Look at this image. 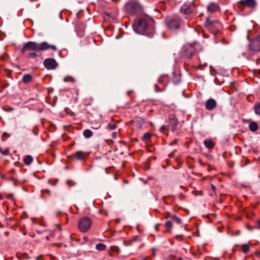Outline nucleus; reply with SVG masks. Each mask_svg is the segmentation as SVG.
<instances>
[{"mask_svg": "<svg viewBox=\"0 0 260 260\" xmlns=\"http://www.w3.org/2000/svg\"><path fill=\"white\" fill-rule=\"evenodd\" d=\"M48 49L56 51L57 47L55 45L49 44L47 42L38 43L35 42L29 41L24 44L21 49V52L24 54L27 51H31L27 55V57L36 58L38 57L37 52L44 51Z\"/></svg>", "mask_w": 260, "mask_h": 260, "instance_id": "f257e3e1", "label": "nucleus"}, {"mask_svg": "<svg viewBox=\"0 0 260 260\" xmlns=\"http://www.w3.org/2000/svg\"><path fill=\"white\" fill-rule=\"evenodd\" d=\"M133 28L138 34L152 37L155 31L154 20L147 16L141 17L135 21Z\"/></svg>", "mask_w": 260, "mask_h": 260, "instance_id": "f03ea898", "label": "nucleus"}, {"mask_svg": "<svg viewBox=\"0 0 260 260\" xmlns=\"http://www.w3.org/2000/svg\"><path fill=\"white\" fill-rule=\"evenodd\" d=\"M126 12L131 15H135L143 11L142 5L137 1L129 0L124 6Z\"/></svg>", "mask_w": 260, "mask_h": 260, "instance_id": "7ed1b4c3", "label": "nucleus"}, {"mask_svg": "<svg viewBox=\"0 0 260 260\" xmlns=\"http://www.w3.org/2000/svg\"><path fill=\"white\" fill-rule=\"evenodd\" d=\"M181 22V18L178 15L168 17L166 19V24L170 30L179 29Z\"/></svg>", "mask_w": 260, "mask_h": 260, "instance_id": "20e7f679", "label": "nucleus"}, {"mask_svg": "<svg viewBox=\"0 0 260 260\" xmlns=\"http://www.w3.org/2000/svg\"><path fill=\"white\" fill-rule=\"evenodd\" d=\"M92 220L88 217L81 218L78 222V228L80 232L85 233L88 231L92 225Z\"/></svg>", "mask_w": 260, "mask_h": 260, "instance_id": "39448f33", "label": "nucleus"}, {"mask_svg": "<svg viewBox=\"0 0 260 260\" xmlns=\"http://www.w3.org/2000/svg\"><path fill=\"white\" fill-rule=\"evenodd\" d=\"M205 26L211 31H216L220 28L221 24L218 20H211L209 17H207Z\"/></svg>", "mask_w": 260, "mask_h": 260, "instance_id": "423d86ee", "label": "nucleus"}, {"mask_svg": "<svg viewBox=\"0 0 260 260\" xmlns=\"http://www.w3.org/2000/svg\"><path fill=\"white\" fill-rule=\"evenodd\" d=\"M169 77L167 75H163L161 76L158 79V83L162 84V87H159L157 84H155V91L156 92L162 91L165 89V86L169 83Z\"/></svg>", "mask_w": 260, "mask_h": 260, "instance_id": "0eeeda50", "label": "nucleus"}, {"mask_svg": "<svg viewBox=\"0 0 260 260\" xmlns=\"http://www.w3.org/2000/svg\"><path fill=\"white\" fill-rule=\"evenodd\" d=\"M194 8V5L193 2L191 3H185L181 7V12L186 15L191 14Z\"/></svg>", "mask_w": 260, "mask_h": 260, "instance_id": "6e6552de", "label": "nucleus"}, {"mask_svg": "<svg viewBox=\"0 0 260 260\" xmlns=\"http://www.w3.org/2000/svg\"><path fill=\"white\" fill-rule=\"evenodd\" d=\"M43 63L44 67L48 70H54L58 65L55 59L52 58L45 59Z\"/></svg>", "mask_w": 260, "mask_h": 260, "instance_id": "1a4fd4ad", "label": "nucleus"}, {"mask_svg": "<svg viewBox=\"0 0 260 260\" xmlns=\"http://www.w3.org/2000/svg\"><path fill=\"white\" fill-rule=\"evenodd\" d=\"M194 54L195 49L193 46L188 45L184 47L183 54L184 57L191 58Z\"/></svg>", "mask_w": 260, "mask_h": 260, "instance_id": "9d476101", "label": "nucleus"}, {"mask_svg": "<svg viewBox=\"0 0 260 260\" xmlns=\"http://www.w3.org/2000/svg\"><path fill=\"white\" fill-rule=\"evenodd\" d=\"M250 50L254 52L260 51V38H257L249 44Z\"/></svg>", "mask_w": 260, "mask_h": 260, "instance_id": "9b49d317", "label": "nucleus"}, {"mask_svg": "<svg viewBox=\"0 0 260 260\" xmlns=\"http://www.w3.org/2000/svg\"><path fill=\"white\" fill-rule=\"evenodd\" d=\"M88 156V153L83 151H77L73 156L72 158L77 160H84Z\"/></svg>", "mask_w": 260, "mask_h": 260, "instance_id": "f8f14e48", "label": "nucleus"}, {"mask_svg": "<svg viewBox=\"0 0 260 260\" xmlns=\"http://www.w3.org/2000/svg\"><path fill=\"white\" fill-rule=\"evenodd\" d=\"M217 106V103L213 99L208 100L205 103V108L209 111H212Z\"/></svg>", "mask_w": 260, "mask_h": 260, "instance_id": "ddd939ff", "label": "nucleus"}, {"mask_svg": "<svg viewBox=\"0 0 260 260\" xmlns=\"http://www.w3.org/2000/svg\"><path fill=\"white\" fill-rule=\"evenodd\" d=\"M207 9L208 12L215 13L220 10V7L217 4L212 2L207 6Z\"/></svg>", "mask_w": 260, "mask_h": 260, "instance_id": "4468645a", "label": "nucleus"}, {"mask_svg": "<svg viewBox=\"0 0 260 260\" xmlns=\"http://www.w3.org/2000/svg\"><path fill=\"white\" fill-rule=\"evenodd\" d=\"M240 4L243 6H247L250 8H254L256 5L255 0H241Z\"/></svg>", "mask_w": 260, "mask_h": 260, "instance_id": "2eb2a0df", "label": "nucleus"}, {"mask_svg": "<svg viewBox=\"0 0 260 260\" xmlns=\"http://www.w3.org/2000/svg\"><path fill=\"white\" fill-rule=\"evenodd\" d=\"M178 124V119L174 116L170 117L169 126L172 131H175Z\"/></svg>", "mask_w": 260, "mask_h": 260, "instance_id": "dca6fc26", "label": "nucleus"}, {"mask_svg": "<svg viewBox=\"0 0 260 260\" xmlns=\"http://www.w3.org/2000/svg\"><path fill=\"white\" fill-rule=\"evenodd\" d=\"M204 144L206 148L212 149L214 147L215 143L211 139H205L204 141Z\"/></svg>", "mask_w": 260, "mask_h": 260, "instance_id": "f3484780", "label": "nucleus"}, {"mask_svg": "<svg viewBox=\"0 0 260 260\" xmlns=\"http://www.w3.org/2000/svg\"><path fill=\"white\" fill-rule=\"evenodd\" d=\"M181 80V76L179 74H176L175 72L173 73L172 81L175 84L179 83Z\"/></svg>", "mask_w": 260, "mask_h": 260, "instance_id": "a211bd4d", "label": "nucleus"}, {"mask_svg": "<svg viewBox=\"0 0 260 260\" xmlns=\"http://www.w3.org/2000/svg\"><path fill=\"white\" fill-rule=\"evenodd\" d=\"M32 76L30 74H25L22 78V81L25 83H29L32 81Z\"/></svg>", "mask_w": 260, "mask_h": 260, "instance_id": "6ab92c4d", "label": "nucleus"}, {"mask_svg": "<svg viewBox=\"0 0 260 260\" xmlns=\"http://www.w3.org/2000/svg\"><path fill=\"white\" fill-rule=\"evenodd\" d=\"M249 128L251 132H255L258 128V124L256 122H252L249 124Z\"/></svg>", "mask_w": 260, "mask_h": 260, "instance_id": "aec40b11", "label": "nucleus"}, {"mask_svg": "<svg viewBox=\"0 0 260 260\" xmlns=\"http://www.w3.org/2000/svg\"><path fill=\"white\" fill-rule=\"evenodd\" d=\"M151 136L152 135L150 133H146L144 134L142 140L145 143H148L150 141Z\"/></svg>", "mask_w": 260, "mask_h": 260, "instance_id": "412c9836", "label": "nucleus"}, {"mask_svg": "<svg viewBox=\"0 0 260 260\" xmlns=\"http://www.w3.org/2000/svg\"><path fill=\"white\" fill-rule=\"evenodd\" d=\"M250 243L244 244L241 246V250L244 253H247L249 251Z\"/></svg>", "mask_w": 260, "mask_h": 260, "instance_id": "4be33fe9", "label": "nucleus"}, {"mask_svg": "<svg viewBox=\"0 0 260 260\" xmlns=\"http://www.w3.org/2000/svg\"><path fill=\"white\" fill-rule=\"evenodd\" d=\"M33 160V158L30 155H26L23 157L24 163L26 165H29Z\"/></svg>", "mask_w": 260, "mask_h": 260, "instance_id": "5701e85b", "label": "nucleus"}, {"mask_svg": "<svg viewBox=\"0 0 260 260\" xmlns=\"http://www.w3.org/2000/svg\"><path fill=\"white\" fill-rule=\"evenodd\" d=\"M83 136L86 138H89L93 136V133L91 130L87 129L83 131Z\"/></svg>", "mask_w": 260, "mask_h": 260, "instance_id": "b1692460", "label": "nucleus"}, {"mask_svg": "<svg viewBox=\"0 0 260 260\" xmlns=\"http://www.w3.org/2000/svg\"><path fill=\"white\" fill-rule=\"evenodd\" d=\"M95 248L98 251H104L106 248V245L102 243H99L96 245Z\"/></svg>", "mask_w": 260, "mask_h": 260, "instance_id": "393cba45", "label": "nucleus"}, {"mask_svg": "<svg viewBox=\"0 0 260 260\" xmlns=\"http://www.w3.org/2000/svg\"><path fill=\"white\" fill-rule=\"evenodd\" d=\"M171 218L173 221H175L176 223H177L179 224H180L182 223L181 219L178 217L176 215L171 216Z\"/></svg>", "mask_w": 260, "mask_h": 260, "instance_id": "a878e982", "label": "nucleus"}, {"mask_svg": "<svg viewBox=\"0 0 260 260\" xmlns=\"http://www.w3.org/2000/svg\"><path fill=\"white\" fill-rule=\"evenodd\" d=\"M165 226L167 229V231L170 232L173 226L172 222L170 221H167L165 223Z\"/></svg>", "mask_w": 260, "mask_h": 260, "instance_id": "bb28decb", "label": "nucleus"}, {"mask_svg": "<svg viewBox=\"0 0 260 260\" xmlns=\"http://www.w3.org/2000/svg\"><path fill=\"white\" fill-rule=\"evenodd\" d=\"M0 152L4 155H8L10 153V149L8 148H6L4 149L0 148Z\"/></svg>", "mask_w": 260, "mask_h": 260, "instance_id": "cd10ccee", "label": "nucleus"}, {"mask_svg": "<svg viewBox=\"0 0 260 260\" xmlns=\"http://www.w3.org/2000/svg\"><path fill=\"white\" fill-rule=\"evenodd\" d=\"M254 111L255 114L260 115V103L256 104L254 105Z\"/></svg>", "mask_w": 260, "mask_h": 260, "instance_id": "c85d7f7f", "label": "nucleus"}, {"mask_svg": "<svg viewBox=\"0 0 260 260\" xmlns=\"http://www.w3.org/2000/svg\"><path fill=\"white\" fill-rule=\"evenodd\" d=\"M63 81L64 82L71 81L72 82H75V79L71 76H67L64 78Z\"/></svg>", "mask_w": 260, "mask_h": 260, "instance_id": "c756f323", "label": "nucleus"}, {"mask_svg": "<svg viewBox=\"0 0 260 260\" xmlns=\"http://www.w3.org/2000/svg\"><path fill=\"white\" fill-rule=\"evenodd\" d=\"M117 125L115 123H109L108 125V128L110 130H113L116 128Z\"/></svg>", "mask_w": 260, "mask_h": 260, "instance_id": "7c9ffc66", "label": "nucleus"}, {"mask_svg": "<svg viewBox=\"0 0 260 260\" xmlns=\"http://www.w3.org/2000/svg\"><path fill=\"white\" fill-rule=\"evenodd\" d=\"M58 182V179H49L48 180V183L50 184H51V185H55Z\"/></svg>", "mask_w": 260, "mask_h": 260, "instance_id": "2f4dec72", "label": "nucleus"}, {"mask_svg": "<svg viewBox=\"0 0 260 260\" xmlns=\"http://www.w3.org/2000/svg\"><path fill=\"white\" fill-rule=\"evenodd\" d=\"M99 213L100 214H104L106 216L108 215V213L107 211L104 209H101L99 210Z\"/></svg>", "mask_w": 260, "mask_h": 260, "instance_id": "473e14b6", "label": "nucleus"}, {"mask_svg": "<svg viewBox=\"0 0 260 260\" xmlns=\"http://www.w3.org/2000/svg\"><path fill=\"white\" fill-rule=\"evenodd\" d=\"M10 136V135L8 134L6 132H5L3 133L2 136V140L5 141V137H9Z\"/></svg>", "mask_w": 260, "mask_h": 260, "instance_id": "72a5a7b5", "label": "nucleus"}, {"mask_svg": "<svg viewBox=\"0 0 260 260\" xmlns=\"http://www.w3.org/2000/svg\"><path fill=\"white\" fill-rule=\"evenodd\" d=\"M39 132V130L37 127H34L32 129V133L35 135H37Z\"/></svg>", "mask_w": 260, "mask_h": 260, "instance_id": "f704fd0d", "label": "nucleus"}, {"mask_svg": "<svg viewBox=\"0 0 260 260\" xmlns=\"http://www.w3.org/2000/svg\"><path fill=\"white\" fill-rule=\"evenodd\" d=\"M241 233V231L239 230H237L235 231V233L234 234H233L232 235L233 236H238Z\"/></svg>", "mask_w": 260, "mask_h": 260, "instance_id": "c9c22d12", "label": "nucleus"}, {"mask_svg": "<svg viewBox=\"0 0 260 260\" xmlns=\"http://www.w3.org/2000/svg\"><path fill=\"white\" fill-rule=\"evenodd\" d=\"M166 129V126L165 125H162L160 128V131L162 132L163 133L165 132V131Z\"/></svg>", "mask_w": 260, "mask_h": 260, "instance_id": "e433bc0d", "label": "nucleus"}, {"mask_svg": "<svg viewBox=\"0 0 260 260\" xmlns=\"http://www.w3.org/2000/svg\"><path fill=\"white\" fill-rule=\"evenodd\" d=\"M106 141L108 145H111L113 143V141L112 140H106Z\"/></svg>", "mask_w": 260, "mask_h": 260, "instance_id": "4c0bfd02", "label": "nucleus"}, {"mask_svg": "<svg viewBox=\"0 0 260 260\" xmlns=\"http://www.w3.org/2000/svg\"><path fill=\"white\" fill-rule=\"evenodd\" d=\"M9 179L10 180H12L13 181V183L14 184V185H17V183L18 182V181L14 178H13L12 177H10L9 178Z\"/></svg>", "mask_w": 260, "mask_h": 260, "instance_id": "58836bf2", "label": "nucleus"}, {"mask_svg": "<svg viewBox=\"0 0 260 260\" xmlns=\"http://www.w3.org/2000/svg\"><path fill=\"white\" fill-rule=\"evenodd\" d=\"M42 192L43 194H44L45 192H46V193H48L49 194H50V191L48 189H44L42 191Z\"/></svg>", "mask_w": 260, "mask_h": 260, "instance_id": "ea45409f", "label": "nucleus"}, {"mask_svg": "<svg viewBox=\"0 0 260 260\" xmlns=\"http://www.w3.org/2000/svg\"><path fill=\"white\" fill-rule=\"evenodd\" d=\"M211 187L212 190L214 192H215V191H216V187L213 184H211Z\"/></svg>", "mask_w": 260, "mask_h": 260, "instance_id": "a19ab883", "label": "nucleus"}, {"mask_svg": "<svg viewBox=\"0 0 260 260\" xmlns=\"http://www.w3.org/2000/svg\"><path fill=\"white\" fill-rule=\"evenodd\" d=\"M246 228L249 231H252V229H253V228L250 225H249V224H247L246 225Z\"/></svg>", "mask_w": 260, "mask_h": 260, "instance_id": "79ce46f5", "label": "nucleus"}, {"mask_svg": "<svg viewBox=\"0 0 260 260\" xmlns=\"http://www.w3.org/2000/svg\"><path fill=\"white\" fill-rule=\"evenodd\" d=\"M257 228L260 229V219L257 221Z\"/></svg>", "mask_w": 260, "mask_h": 260, "instance_id": "37998d69", "label": "nucleus"}, {"mask_svg": "<svg viewBox=\"0 0 260 260\" xmlns=\"http://www.w3.org/2000/svg\"><path fill=\"white\" fill-rule=\"evenodd\" d=\"M53 245H56L59 247H61L62 246V244L61 243H53Z\"/></svg>", "mask_w": 260, "mask_h": 260, "instance_id": "c03bdc74", "label": "nucleus"}, {"mask_svg": "<svg viewBox=\"0 0 260 260\" xmlns=\"http://www.w3.org/2000/svg\"><path fill=\"white\" fill-rule=\"evenodd\" d=\"M124 244L126 245H130L131 244V241H126V242H124Z\"/></svg>", "mask_w": 260, "mask_h": 260, "instance_id": "a18cd8bd", "label": "nucleus"}, {"mask_svg": "<svg viewBox=\"0 0 260 260\" xmlns=\"http://www.w3.org/2000/svg\"><path fill=\"white\" fill-rule=\"evenodd\" d=\"M13 197V196L12 194H9L7 197V198L9 199H12Z\"/></svg>", "mask_w": 260, "mask_h": 260, "instance_id": "49530a36", "label": "nucleus"}, {"mask_svg": "<svg viewBox=\"0 0 260 260\" xmlns=\"http://www.w3.org/2000/svg\"><path fill=\"white\" fill-rule=\"evenodd\" d=\"M255 255L258 257H260V252H256Z\"/></svg>", "mask_w": 260, "mask_h": 260, "instance_id": "de8ad7c7", "label": "nucleus"}, {"mask_svg": "<svg viewBox=\"0 0 260 260\" xmlns=\"http://www.w3.org/2000/svg\"><path fill=\"white\" fill-rule=\"evenodd\" d=\"M4 234H5V236H8L9 235V232H8V231H6V232H5Z\"/></svg>", "mask_w": 260, "mask_h": 260, "instance_id": "09e8293b", "label": "nucleus"}, {"mask_svg": "<svg viewBox=\"0 0 260 260\" xmlns=\"http://www.w3.org/2000/svg\"><path fill=\"white\" fill-rule=\"evenodd\" d=\"M115 221L117 222V223H119L120 221V219L119 218H117L115 219Z\"/></svg>", "mask_w": 260, "mask_h": 260, "instance_id": "8fccbe9b", "label": "nucleus"}, {"mask_svg": "<svg viewBox=\"0 0 260 260\" xmlns=\"http://www.w3.org/2000/svg\"><path fill=\"white\" fill-rule=\"evenodd\" d=\"M42 257V255H40L37 257L36 260H40L39 259Z\"/></svg>", "mask_w": 260, "mask_h": 260, "instance_id": "3c124183", "label": "nucleus"}, {"mask_svg": "<svg viewBox=\"0 0 260 260\" xmlns=\"http://www.w3.org/2000/svg\"><path fill=\"white\" fill-rule=\"evenodd\" d=\"M24 257L25 258H27L28 257V255H27V254L25 253V254H24Z\"/></svg>", "mask_w": 260, "mask_h": 260, "instance_id": "603ef678", "label": "nucleus"}, {"mask_svg": "<svg viewBox=\"0 0 260 260\" xmlns=\"http://www.w3.org/2000/svg\"><path fill=\"white\" fill-rule=\"evenodd\" d=\"M159 224H157L155 226V229H156V231L158 230V226H159Z\"/></svg>", "mask_w": 260, "mask_h": 260, "instance_id": "864d4df0", "label": "nucleus"}, {"mask_svg": "<svg viewBox=\"0 0 260 260\" xmlns=\"http://www.w3.org/2000/svg\"><path fill=\"white\" fill-rule=\"evenodd\" d=\"M169 216H170V214H169V213H168V215H166V216H165V218H167V217H168Z\"/></svg>", "mask_w": 260, "mask_h": 260, "instance_id": "5fc2aeb1", "label": "nucleus"}, {"mask_svg": "<svg viewBox=\"0 0 260 260\" xmlns=\"http://www.w3.org/2000/svg\"><path fill=\"white\" fill-rule=\"evenodd\" d=\"M249 164V160H248V159H247V160H246V162L245 164H246V165H247V164Z\"/></svg>", "mask_w": 260, "mask_h": 260, "instance_id": "6e6d98bb", "label": "nucleus"}, {"mask_svg": "<svg viewBox=\"0 0 260 260\" xmlns=\"http://www.w3.org/2000/svg\"><path fill=\"white\" fill-rule=\"evenodd\" d=\"M1 177L2 178H4V176L2 174H1Z\"/></svg>", "mask_w": 260, "mask_h": 260, "instance_id": "4d7b16f0", "label": "nucleus"}, {"mask_svg": "<svg viewBox=\"0 0 260 260\" xmlns=\"http://www.w3.org/2000/svg\"><path fill=\"white\" fill-rule=\"evenodd\" d=\"M257 73L258 74H260V70H257Z\"/></svg>", "mask_w": 260, "mask_h": 260, "instance_id": "13d9d810", "label": "nucleus"}, {"mask_svg": "<svg viewBox=\"0 0 260 260\" xmlns=\"http://www.w3.org/2000/svg\"><path fill=\"white\" fill-rule=\"evenodd\" d=\"M46 239H47V240H49V237L48 236H46Z\"/></svg>", "mask_w": 260, "mask_h": 260, "instance_id": "bf43d9fd", "label": "nucleus"}, {"mask_svg": "<svg viewBox=\"0 0 260 260\" xmlns=\"http://www.w3.org/2000/svg\"><path fill=\"white\" fill-rule=\"evenodd\" d=\"M133 241H136V238H134Z\"/></svg>", "mask_w": 260, "mask_h": 260, "instance_id": "052dcab7", "label": "nucleus"}, {"mask_svg": "<svg viewBox=\"0 0 260 260\" xmlns=\"http://www.w3.org/2000/svg\"><path fill=\"white\" fill-rule=\"evenodd\" d=\"M153 111V110H150V112H152Z\"/></svg>", "mask_w": 260, "mask_h": 260, "instance_id": "680f3d73", "label": "nucleus"}]
</instances>
